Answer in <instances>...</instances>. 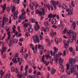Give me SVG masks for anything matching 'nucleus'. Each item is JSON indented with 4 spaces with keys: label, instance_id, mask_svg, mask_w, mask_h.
<instances>
[{
    "label": "nucleus",
    "instance_id": "nucleus-1",
    "mask_svg": "<svg viewBox=\"0 0 78 78\" xmlns=\"http://www.w3.org/2000/svg\"><path fill=\"white\" fill-rule=\"evenodd\" d=\"M67 33L69 34V39L70 42H72L73 41V40H75V33H73V31L72 30H68L67 31Z\"/></svg>",
    "mask_w": 78,
    "mask_h": 78
},
{
    "label": "nucleus",
    "instance_id": "nucleus-2",
    "mask_svg": "<svg viewBox=\"0 0 78 78\" xmlns=\"http://www.w3.org/2000/svg\"><path fill=\"white\" fill-rule=\"evenodd\" d=\"M38 49H40V51H41L40 52V55H42V54H43V51H42V50H44V47H43V46L40 44H38Z\"/></svg>",
    "mask_w": 78,
    "mask_h": 78
},
{
    "label": "nucleus",
    "instance_id": "nucleus-3",
    "mask_svg": "<svg viewBox=\"0 0 78 78\" xmlns=\"http://www.w3.org/2000/svg\"><path fill=\"white\" fill-rule=\"evenodd\" d=\"M33 39L35 42H37V43L39 42V39L37 37V35H36L35 36H34L33 37Z\"/></svg>",
    "mask_w": 78,
    "mask_h": 78
},
{
    "label": "nucleus",
    "instance_id": "nucleus-4",
    "mask_svg": "<svg viewBox=\"0 0 78 78\" xmlns=\"http://www.w3.org/2000/svg\"><path fill=\"white\" fill-rule=\"evenodd\" d=\"M51 5H53L54 8L55 9H56V5H57V2L56 1H54V0H51Z\"/></svg>",
    "mask_w": 78,
    "mask_h": 78
},
{
    "label": "nucleus",
    "instance_id": "nucleus-5",
    "mask_svg": "<svg viewBox=\"0 0 78 78\" xmlns=\"http://www.w3.org/2000/svg\"><path fill=\"white\" fill-rule=\"evenodd\" d=\"M25 14V12L22 13V15H20L19 16V19H22V20H23L24 19H25L26 18V17L25 15H24V14Z\"/></svg>",
    "mask_w": 78,
    "mask_h": 78
},
{
    "label": "nucleus",
    "instance_id": "nucleus-6",
    "mask_svg": "<svg viewBox=\"0 0 78 78\" xmlns=\"http://www.w3.org/2000/svg\"><path fill=\"white\" fill-rule=\"evenodd\" d=\"M76 70V66L74 64L73 65V67L71 68L70 72L71 73H72L74 71H75Z\"/></svg>",
    "mask_w": 78,
    "mask_h": 78
},
{
    "label": "nucleus",
    "instance_id": "nucleus-7",
    "mask_svg": "<svg viewBox=\"0 0 78 78\" xmlns=\"http://www.w3.org/2000/svg\"><path fill=\"white\" fill-rule=\"evenodd\" d=\"M36 25H35L34 26L35 30L36 31H38L39 30V26L37 24L38 22H35Z\"/></svg>",
    "mask_w": 78,
    "mask_h": 78
},
{
    "label": "nucleus",
    "instance_id": "nucleus-8",
    "mask_svg": "<svg viewBox=\"0 0 78 78\" xmlns=\"http://www.w3.org/2000/svg\"><path fill=\"white\" fill-rule=\"evenodd\" d=\"M18 13L19 12L17 11H16L14 13L13 19L14 20H16L17 19V14H18Z\"/></svg>",
    "mask_w": 78,
    "mask_h": 78
},
{
    "label": "nucleus",
    "instance_id": "nucleus-9",
    "mask_svg": "<svg viewBox=\"0 0 78 78\" xmlns=\"http://www.w3.org/2000/svg\"><path fill=\"white\" fill-rule=\"evenodd\" d=\"M1 56L3 55V53L4 51L5 52L6 51V47H5L4 46H3L1 50Z\"/></svg>",
    "mask_w": 78,
    "mask_h": 78
},
{
    "label": "nucleus",
    "instance_id": "nucleus-10",
    "mask_svg": "<svg viewBox=\"0 0 78 78\" xmlns=\"http://www.w3.org/2000/svg\"><path fill=\"white\" fill-rule=\"evenodd\" d=\"M73 63L69 62L68 64H66V67H67V70H68L69 69V66L70 67H72V66H73Z\"/></svg>",
    "mask_w": 78,
    "mask_h": 78
},
{
    "label": "nucleus",
    "instance_id": "nucleus-11",
    "mask_svg": "<svg viewBox=\"0 0 78 78\" xmlns=\"http://www.w3.org/2000/svg\"><path fill=\"white\" fill-rule=\"evenodd\" d=\"M35 13L37 14H38L40 16H42V12L40 11L39 9H37L35 11Z\"/></svg>",
    "mask_w": 78,
    "mask_h": 78
},
{
    "label": "nucleus",
    "instance_id": "nucleus-12",
    "mask_svg": "<svg viewBox=\"0 0 78 78\" xmlns=\"http://www.w3.org/2000/svg\"><path fill=\"white\" fill-rule=\"evenodd\" d=\"M56 16V14H55V15L54 14H52L51 13L50 14H49L48 15V18H51V17H52V18H55V17Z\"/></svg>",
    "mask_w": 78,
    "mask_h": 78
},
{
    "label": "nucleus",
    "instance_id": "nucleus-13",
    "mask_svg": "<svg viewBox=\"0 0 78 78\" xmlns=\"http://www.w3.org/2000/svg\"><path fill=\"white\" fill-rule=\"evenodd\" d=\"M51 23L52 25H55L56 23V20L54 18L51 20Z\"/></svg>",
    "mask_w": 78,
    "mask_h": 78
},
{
    "label": "nucleus",
    "instance_id": "nucleus-14",
    "mask_svg": "<svg viewBox=\"0 0 78 78\" xmlns=\"http://www.w3.org/2000/svg\"><path fill=\"white\" fill-rule=\"evenodd\" d=\"M1 7L2 8L3 12L4 13L6 9V4H4L3 5H2Z\"/></svg>",
    "mask_w": 78,
    "mask_h": 78
},
{
    "label": "nucleus",
    "instance_id": "nucleus-15",
    "mask_svg": "<svg viewBox=\"0 0 78 78\" xmlns=\"http://www.w3.org/2000/svg\"><path fill=\"white\" fill-rule=\"evenodd\" d=\"M33 2H31L29 4V7L31 9V10H33Z\"/></svg>",
    "mask_w": 78,
    "mask_h": 78
},
{
    "label": "nucleus",
    "instance_id": "nucleus-16",
    "mask_svg": "<svg viewBox=\"0 0 78 78\" xmlns=\"http://www.w3.org/2000/svg\"><path fill=\"white\" fill-rule=\"evenodd\" d=\"M69 61L70 62H72V63H73V64H74L75 62V60L73 58L69 59Z\"/></svg>",
    "mask_w": 78,
    "mask_h": 78
},
{
    "label": "nucleus",
    "instance_id": "nucleus-17",
    "mask_svg": "<svg viewBox=\"0 0 78 78\" xmlns=\"http://www.w3.org/2000/svg\"><path fill=\"white\" fill-rule=\"evenodd\" d=\"M18 61L19 62V64L20 66L21 65V64H22V58H18Z\"/></svg>",
    "mask_w": 78,
    "mask_h": 78
},
{
    "label": "nucleus",
    "instance_id": "nucleus-18",
    "mask_svg": "<svg viewBox=\"0 0 78 78\" xmlns=\"http://www.w3.org/2000/svg\"><path fill=\"white\" fill-rule=\"evenodd\" d=\"M9 19L7 18H6L5 17H4L2 19V21H5V23H6V22H8Z\"/></svg>",
    "mask_w": 78,
    "mask_h": 78
},
{
    "label": "nucleus",
    "instance_id": "nucleus-19",
    "mask_svg": "<svg viewBox=\"0 0 78 78\" xmlns=\"http://www.w3.org/2000/svg\"><path fill=\"white\" fill-rule=\"evenodd\" d=\"M16 58H13L12 60V62L14 63V64H17V61L16 60Z\"/></svg>",
    "mask_w": 78,
    "mask_h": 78
},
{
    "label": "nucleus",
    "instance_id": "nucleus-20",
    "mask_svg": "<svg viewBox=\"0 0 78 78\" xmlns=\"http://www.w3.org/2000/svg\"><path fill=\"white\" fill-rule=\"evenodd\" d=\"M72 25L73 27V30H75V27H76V23L75 22H73L72 23Z\"/></svg>",
    "mask_w": 78,
    "mask_h": 78
},
{
    "label": "nucleus",
    "instance_id": "nucleus-21",
    "mask_svg": "<svg viewBox=\"0 0 78 78\" xmlns=\"http://www.w3.org/2000/svg\"><path fill=\"white\" fill-rule=\"evenodd\" d=\"M15 11H16V6L13 5L12 10V12H15Z\"/></svg>",
    "mask_w": 78,
    "mask_h": 78
},
{
    "label": "nucleus",
    "instance_id": "nucleus-22",
    "mask_svg": "<svg viewBox=\"0 0 78 78\" xmlns=\"http://www.w3.org/2000/svg\"><path fill=\"white\" fill-rule=\"evenodd\" d=\"M33 5L35 7H37L39 5L38 4H37V2H34V3L33 2Z\"/></svg>",
    "mask_w": 78,
    "mask_h": 78
},
{
    "label": "nucleus",
    "instance_id": "nucleus-23",
    "mask_svg": "<svg viewBox=\"0 0 78 78\" xmlns=\"http://www.w3.org/2000/svg\"><path fill=\"white\" fill-rule=\"evenodd\" d=\"M59 64H63V60L61 59V57H60L59 58Z\"/></svg>",
    "mask_w": 78,
    "mask_h": 78
},
{
    "label": "nucleus",
    "instance_id": "nucleus-24",
    "mask_svg": "<svg viewBox=\"0 0 78 78\" xmlns=\"http://www.w3.org/2000/svg\"><path fill=\"white\" fill-rule=\"evenodd\" d=\"M53 49L54 50V52H53L55 53H57V51L58 50V49L56 48L55 47H54Z\"/></svg>",
    "mask_w": 78,
    "mask_h": 78
},
{
    "label": "nucleus",
    "instance_id": "nucleus-25",
    "mask_svg": "<svg viewBox=\"0 0 78 78\" xmlns=\"http://www.w3.org/2000/svg\"><path fill=\"white\" fill-rule=\"evenodd\" d=\"M51 74L53 75V74L55 73V70L53 69H52V70H51Z\"/></svg>",
    "mask_w": 78,
    "mask_h": 78
},
{
    "label": "nucleus",
    "instance_id": "nucleus-26",
    "mask_svg": "<svg viewBox=\"0 0 78 78\" xmlns=\"http://www.w3.org/2000/svg\"><path fill=\"white\" fill-rule=\"evenodd\" d=\"M55 43L56 45H58L59 44V42H58V38H56L55 39Z\"/></svg>",
    "mask_w": 78,
    "mask_h": 78
},
{
    "label": "nucleus",
    "instance_id": "nucleus-27",
    "mask_svg": "<svg viewBox=\"0 0 78 78\" xmlns=\"http://www.w3.org/2000/svg\"><path fill=\"white\" fill-rule=\"evenodd\" d=\"M28 31L29 32H30V33H32L33 31V30L32 28L30 27L28 28Z\"/></svg>",
    "mask_w": 78,
    "mask_h": 78
},
{
    "label": "nucleus",
    "instance_id": "nucleus-28",
    "mask_svg": "<svg viewBox=\"0 0 78 78\" xmlns=\"http://www.w3.org/2000/svg\"><path fill=\"white\" fill-rule=\"evenodd\" d=\"M27 68H28V65H27V66H26L25 67V70L26 71L25 73H27V72H28V71H27V70H28Z\"/></svg>",
    "mask_w": 78,
    "mask_h": 78
},
{
    "label": "nucleus",
    "instance_id": "nucleus-29",
    "mask_svg": "<svg viewBox=\"0 0 78 78\" xmlns=\"http://www.w3.org/2000/svg\"><path fill=\"white\" fill-rule=\"evenodd\" d=\"M13 1L14 3H17V4H19V0H13Z\"/></svg>",
    "mask_w": 78,
    "mask_h": 78
},
{
    "label": "nucleus",
    "instance_id": "nucleus-30",
    "mask_svg": "<svg viewBox=\"0 0 78 78\" xmlns=\"http://www.w3.org/2000/svg\"><path fill=\"white\" fill-rule=\"evenodd\" d=\"M45 61V55H43L42 56V58L41 59V61L42 62H43Z\"/></svg>",
    "mask_w": 78,
    "mask_h": 78
},
{
    "label": "nucleus",
    "instance_id": "nucleus-31",
    "mask_svg": "<svg viewBox=\"0 0 78 78\" xmlns=\"http://www.w3.org/2000/svg\"><path fill=\"white\" fill-rule=\"evenodd\" d=\"M10 73H7L6 74V78H10Z\"/></svg>",
    "mask_w": 78,
    "mask_h": 78
},
{
    "label": "nucleus",
    "instance_id": "nucleus-32",
    "mask_svg": "<svg viewBox=\"0 0 78 78\" xmlns=\"http://www.w3.org/2000/svg\"><path fill=\"white\" fill-rule=\"evenodd\" d=\"M56 3H57V5L58 6V7H60L61 6V2H58V1H57Z\"/></svg>",
    "mask_w": 78,
    "mask_h": 78
},
{
    "label": "nucleus",
    "instance_id": "nucleus-33",
    "mask_svg": "<svg viewBox=\"0 0 78 78\" xmlns=\"http://www.w3.org/2000/svg\"><path fill=\"white\" fill-rule=\"evenodd\" d=\"M28 56V53H26V55H25L24 57V59L25 60H27V57Z\"/></svg>",
    "mask_w": 78,
    "mask_h": 78
},
{
    "label": "nucleus",
    "instance_id": "nucleus-34",
    "mask_svg": "<svg viewBox=\"0 0 78 78\" xmlns=\"http://www.w3.org/2000/svg\"><path fill=\"white\" fill-rule=\"evenodd\" d=\"M66 31H67V28H65L64 30L62 32V34H66Z\"/></svg>",
    "mask_w": 78,
    "mask_h": 78
},
{
    "label": "nucleus",
    "instance_id": "nucleus-35",
    "mask_svg": "<svg viewBox=\"0 0 78 78\" xmlns=\"http://www.w3.org/2000/svg\"><path fill=\"white\" fill-rule=\"evenodd\" d=\"M62 5H64L62 6V8H63V9H66L67 8V7L64 4H63Z\"/></svg>",
    "mask_w": 78,
    "mask_h": 78
},
{
    "label": "nucleus",
    "instance_id": "nucleus-36",
    "mask_svg": "<svg viewBox=\"0 0 78 78\" xmlns=\"http://www.w3.org/2000/svg\"><path fill=\"white\" fill-rule=\"evenodd\" d=\"M64 45V48H67V47H68L69 44L67 43H66Z\"/></svg>",
    "mask_w": 78,
    "mask_h": 78
},
{
    "label": "nucleus",
    "instance_id": "nucleus-37",
    "mask_svg": "<svg viewBox=\"0 0 78 78\" xmlns=\"http://www.w3.org/2000/svg\"><path fill=\"white\" fill-rule=\"evenodd\" d=\"M55 61H56V64H58V60H59V59L58 58H54Z\"/></svg>",
    "mask_w": 78,
    "mask_h": 78
},
{
    "label": "nucleus",
    "instance_id": "nucleus-38",
    "mask_svg": "<svg viewBox=\"0 0 78 78\" xmlns=\"http://www.w3.org/2000/svg\"><path fill=\"white\" fill-rule=\"evenodd\" d=\"M48 22L46 21L45 23H44V24L45 26H48L49 24Z\"/></svg>",
    "mask_w": 78,
    "mask_h": 78
},
{
    "label": "nucleus",
    "instance_id": "nucleus-39",
    "mask_svg": "<svg viewBox=\"0 0 78 78\" xmlns=\"http://www.w3.org/2000/svg\"><path fill=\"white\" fill-rule=\"evenodd\" d=\"M45 57L46 59H48L50 57V55L49 54L46 55L45 56Z\"/></svg>",
    "mask_w": 78,
    "mask_h": 78
},
{
    "label": "nucleus",
    "instance_id": "nucleus-40",
    "mask_svg": "<svg viewBox=\"0 0 78 78\" xmlns=\"http://www.w3.org/2000/svg\"><path fill=\"white\" fill-rule=\"evenodd\" d=\"M60 56V55H59L58 54H56L55 56L54 57V59H55V58H58Z\"/></svg>",
    "mask_w": 78,
    "mask_h": 78
},
{
    "label": "nucleus",
    "instance_id": "nucleus-41",
    "mask_svg": "<svg viewBox=\"0 0 78 78\" xmlns=\"http://www.w3.org/2000/svg\"><path fill=\"white\" fill-rule=\"evenodd\" d=\"M54 33V32H53V30H51V32H50V35L52 37H53V34H52V33Z\"/></svg>",
    "mask_w": 78,
    "mask_h": 78
},
{
    "label": "nucleus",
    "instance_id": "nucleus-42",
    "mask_svg": "<svg viewBox=\"0 0 78 78\" xmlns=\"http://www.w3.org/2000/svg\"><path fill=\"white\" fill-rule=\"evenodd\" d=\"M19 78H25V76L23 75H20L19 76Z\"/></svg>",
    "mask_w": 78,
    "mask_h": 78
},
{
    "label": "nucleus",
    "instance_id": "nucleus-43",
    "mask_svg": "<svg viewBox=\"0 0 78 78\" xmlns=\"http://www.w3.org/2000/svg\"><path fill=\"white\" fill-rule=\"evenodd\" d=\"M13 42L15 44H17L18 42V40L17 39H15L14 40Z\"/></svg>",
    "mask_w": 78,
    "mask_h": 78
},
{
    "label": "nucleus",
    "instance_id": "nucleus-44",
    "mask_svg": "<svg viewBox=\"0 0 78 78\" xmlns=\"http://www.w3.org/2000/svg\"><path fill=\"white\" fill-rule=\"evenodd\" d=\"M0 75H3V70H1L0 72Z\"/></svg>",
    "mask_w": 78,
    "mask_h": 78
},
{
    "label": "nucleus",
    "instance_id": "nucleus-45",
    "mask_svg": "<svg viewBox=\"0 0 78 78\" xmlns=\"http://www.w3.org/2000/svg\"><path fill=\"white\" fill-rule=\"evenodd\" d=\"M17 54H16L15 55H14V57H15V59H19V58H18V57L17 56Z\"/></svg>",
    "mask_w": 78,
    "mask_h": 78
},
{
    "label": "nucleus",
    "instance_id": "nucleus-46",
    "mask_svg": "<svg viewBox=\"0 0 78 78\" xmlns=\"http://www.w3.org/2000/svg\"><path fill=\"white\" fill-rule=\"evenodd\" d=\"M47 7H48V11H50V6L49 5H47Z\"/></svg>",
    "mask_w": 78,
    "mask_h": 78
},
{
    "label": "nucleus",
    "instance_id": "nucleus-47",
    "mask_svg": "<svg viewBox=\"0 0 78 78\" xmlns=\"http://www.w3.org/2000/svg\"><path fill=\"white\" fill-rule=\"evenodd\" d=\"M7 12H9L10 11V8L9 7H7L6 8Z\"/></svg>",
    "mask_w": 78,
    "mask_h": 78
},
{
    "label": "nucleus",
    "instance_id": "nucleus-48",
    "mask_svg": "<svg viewBox=\"0 0 78 78\" xmlns=\"http://www.w3.org/2000/svg\"><path fill=\"white\" fill-rule=\"evenodd\" d=\"M69 50L70 51V52H72V51L73 50V48H72L71 47L69 48Z\"/></svg>",
    "mask_w": 78,
    "mask_h": 78
},
{
    "label": "nucleus",
    "instance_id": "nucleus-49",
    "mask_svg": "<svg viewBox=\"0 0 78 78\" xmlns=\"http://www.w3.org/2000/svg\"><path fill=\"white\" fill-rule=\"evenodd\" d=\"M50 63L51 64H53V59H50Z\"/></svg>",
    "mask_w": 78,
    "mask_h": 78
},
{
    "label": "nucleus",
    "instance_id": "nucleus-50",
    "mask_svg": "<svg viewBox=\"0 0 78 78\" xmlns=\"http://www.w3.org/2000/svg\"><path fill=\"white\" fill-rule=\"evenodd\" d=\"M37 50H36V48L34 49V51H33L34 53H37Z\"/></svg>",
    "mask_w": 78,
    "mask_h": 78
},
{
    "label": "nucleus",
    "instance_id": "nucleus-51",
    "mask_svg": "<svg viewBox=\"0 0 78 78\" xmlns=\"http://www.w3.org/2000/svg\"><path fill=\"white\" fill-rule=\"evenodd\" d=\"M11 71L13 72H14V67H11Z\"/></svg>",
    "mask_w": 78,
    "mask_h": 78
},
{
    "label": "nucleus",
    "instance_id": "nucleus-52",
    "mask_svg": "<svg viewBox=\"0 0 78 78\" xmlns=\"http://www.w3.org/2000/svg\"><path fill=\"white\" fill-rule=\"evenodd\" d=\"M32 72V69H29V73H31Z\"/></svg>",
    "mask_w": 78,
    "mask_h": 78
},
{
    "label": "nucleus",
    "instance_id": "nucleus-53",
    "mask_svg": "<svg viewBox=\"0 0 78 78\" xmlns=\"http://www.w3.org/2000/svg\"><path fill=\"white\" fill-rule=\"evenodd\" d=\"M52 36L53 37V36H56V32H53V33H52Z\"/></svg>",
    "mask_w": 78,
    "mask_h": 78
},
{
    "label": "nucleus",
    "instance_id": "nucleus-54",
    "mask_svg": "<svg viewBox=\"0 0 78 78\" xmlns=\"http://www.w3.org/2000/svg\"><path fill=\"white\" fill-rule=\"evenodd\" d=\"M19 41H20V42H22L23 41V38H20L19 39Z\"/></svg>",
    "mask_w": 78,
    "mask_h": 78
},
{
    "label": "nucleus",
    "instance_id": "nucleus-55",
    "mask_svg": "<svg viewBox=\"0 0 78 78\" xmlns=\"http://www.w3.org/2000/svg\"><path fill=\"white\" fill-rule=\"evenodd\" d=\"M30 22H32V23H34L35 22V20L34 19H32L31 20H30Z\"/></svg>",
    "mask_w": 78,
    "mask_h": 78
},
{
    "label": "nucleus",
    "instance_id": "nucleus-56",
    "mask_svg": "<svg viewBox=\"0 0 78 78\" xmlns=\"http://www.w3.org/2000/svg\"><path fill=\"white\" fill-rule=\"evenodd\" d=\"M25 28H27L28 27V24L27 23H25L24 24Z\"/></svg>",
    "mask_w": 78,
    "mask_h": 78
},
{
    "label": "nucleus",
    "instance_id": "nucleus-57",
    "mask_svg": "<svg viewBox=\"0 0 78 78\" xmlns=\"http://www.w3.org/2000/svg\"><path fill=\"white\" fill-rule=\"evenodd\" d=\"M29 35H30V34L29 33L27 32L26 33V36H29Z\"/></svg>",
    "mask_w": 78,
    "mask_h": 78
},
{
    "label": "nucleus",
    "instance_id": "nucleus-58",
    "mask_svg": "<svg viewBox=\"0 0 78 78\" xmlns=\"http://www.w3.org/2000/svg\"><path fill=\"white\" fill-rule=\"evenodd\" d=\"M15 72L16 73H18V70H17V68H15Z\"/></svg>",
    "mask_w": 78,
    "mask_h": 78
},
{
    "label": "nucleus",
    "instance_id": "nucleus-59",
    "mask_svg": "<svg viewBox=\"0 0 78 78\" xmlns=\"http://www.w3.org/2000/svg\"><path fill=\"white\" fill-rule=\"evenodd\" d=\"M66 51H64V52H63V55H62V56H66Z\"/></svg>",
    "mask_w": 78,
    "mask_h": 78
},
{
    "label": "nucleus",
    "instance_id": "nucleus-60",
    "mask_svg": "<svg viewBox=\"0 0 78 78\" xmlns=\"http://www.w3.org/2000/svg\"><path fill=\"white\" fill-rule=\"evenodd\" d=\"M17 29H18V30L19 32H20V27H17Z\"/></svg>",
    "mask_w": 78,
    "mask_h": 78
},
{
    "label": "nucleus",
    "instance_id": "nucleus-61",
    "mask_svg": "<svg viewBox=\"0 0 78 78\" xmlns=\"http://www.w3.org/2000/svg\"><path fill=\"white\" fill-rule=\"evenodd\" d=\"M63 42L64 44H66V40H63Z\"/></svg>",
    "mask_w": 78,
    "mask_h": 78
},
{
    "label": "nucleus",
    "instance_id": "nucleus-62",
    "mask_svg": "<svg viewBox=\"0 0 78 78\" xmlns=\"http://www.w3.org/2000/svg\"><path fill=\"white\" fill-rule=\"evenodd\" d=\"M42 36H41V35H40V40H42Z\"/></svg>",
    "mask_w": 78,
    "mask_h": 78
},
{
    "label": "nucleus",
    "instance_id": "nucleus-63",
    "mask_svg": "<svg viewBox=\"0 0 78 78\" xmlns=\"http://www.w3.org/2000/svg\"><path fill=\"white\" fill-rule=\"evenodd\" d=\"M37 75H41V72L39 71H38L37 73Z\"/></svg>",
    "mask_w": 78,
    "mask_h": 78
},
{
    "label": "nucleus",
    "instance_id": "nucleus-64",
    "mask_svg": "<svg viewBox=\"0 0 78 78\" xmlns=\"http://www.w3.org/2000/svg\"><path fill=\"white\" fill-rule=\"evenodd\" d=\"M51 9V11H53V6H52V5H50Z\"/></svg>",
    "mask_w": 78,
    "mask_h": 78
}]
</instances>
